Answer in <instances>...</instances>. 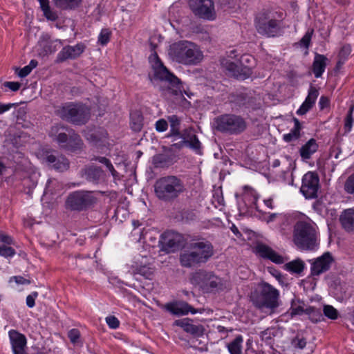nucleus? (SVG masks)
Segmentation results:
<instances>
[{
    "label": "nucleus",
    "mask_w": 354,
    "mask_h": 354,
    "mask_svg": "<svg viewBox=\"0 0 354 354\" xmlns=\"http://www.w3.org/2000/svg\"><path fill=\"white\" fill-rule=\"evenodd\" d=\"M151 50L153 51L149 57L153 70V75H150L151 82L158 86L161 95L167 100L175 96H183L182 84L180 80L164 66L155 52L156 45L150 41Z\"/></svg>",
    "instance_id": "f257e3e1"
},
{
    "label": "nucleus",
    "mask_w": 354,
    "mask_h": 354,
    "mask_svg": "<svg viewBox=\"0 0 354 354\" xmlns=\"http://www.w3.org/2000/svg\"><path fill=\"white\" fill-rule=\"evenodd\" d=\"M153 187L156 196L165 203L174 202L186 192L183 180L174 175L157 179Z\"/></svg>",
    "instance_id": "f03ea898"
},
{
    "label": "nucleus",
    "mask_w": 354,
    "mask_h": 354,
    "mask_svg": "<svg viewBox=\"0 0 354 354\" xmlns=\"http://www.w3.org/2000/svg\"><path fill=\"white\" fill-rule=\"evenodd\" d=\"M213 254V246L209 241L194 242L181 251L180 263L185 268L195 267L206 263Z\"/></svg>",
    "instance_id": "7ed1b4c3"
},
{
    "label": "nucleus",
    "mask_w": 354,
    "mask_h": 354,
    "mask_svg": "<svg viewBox=\"0 0 354 354\" xmlns=\"http://www.w3.org/2000/svg\"><path fill=\"white\" fill-rule=\"evenodd\" d=\"M168 55L173 61L185 65H196L203 58V53L195 44L185 40L172 44Z\"/></svg>",
    "instance_id": "20e7f679"
},
{
    "label": "nucleus",
    "mask_w": 354,
    "mask_h": 354,
    "mask_svg": "<svg viewBox=\"0 0 354 354\" xmlns=\"http://www.w3.org/2000/svg\"><path fill=\"white\" fill-rule=\"evenodd\" d=\"M48 135L61 148L68 151H76L83 145L80 136L73 129L63 124L52 126Z\"/></svg>",
    "instance_id": "39448f33"
},
{
    "label": "nucleus",
    "mask_w": 354,
    "mask_h": 354,
    "mask_svg": "<svg viewBox=\"0 0 354 354\" xmlns=\"http://www.w3.org/2000/svg\"><path fill=\"white\" fill-rule=\"evenodd\" d=\"M55 113L63 120L79 126L85 124L91 116L90 109L82 103H65L55 110Z\"/></svg>",
    "instance_id": "423d86ee"
},
{
    "label": "nucleus",
    "mask_w": 354,
    "mask_h": 354,
    "mask_svg": "<svg viewBox=\"0 0 354 354\" xmlns=\"http://www.w3.org/2000/svg\"><path fill=\"white\" fill-rule=\"evenodd\" d=\"M293 241L300 249L313 250L318 245L315 225L307 221H298L294 226Z\"/></svg>",
    "instance_id": "0eeeda50"
},
{
    "label": "nucleus",
    "mask_w": 354,
    "mask_h": 354,
    "mask_svg": "<svg viewBox=\"0 0 354 354\" xmlns=\"http://www.w3.org/2000/svg\"><path fill=\"white\" fill-rule=\"evenodd\" d=\"M279 293L276 288L263 282L260 285L259 291L252 294L251 300L257 308L274 310L279 306Z\"/></svg>",
    "instance_id": "6e6552de"
},
{
    "label": "nucleus",
    "mask_w": 354,
    "mask_h": 354,
    "mask_svg": "<svg viewBox=\"0 0 354 354\" xmlns=\"http://www.w3.org/2000/svg\"><path fill=\"white\" fill-rule=\"evenodd\" d=\"M216 130L229 135H239L247 128V122L241 115L223 114L214 120Z\"/></svg>",
    "instance_id": "1a4fd4ad"
},
{
    "label": "nucleus",
    "mask_w": 354,
    "mask_h": 354,
    "mask_svg": "<svg viewBox=\"0 0 354 354\" xmlns=\"http://www.w3.org/2000/svg\"><path fill=\"white\" fill-rule=\"evenodd\" d=\"M97 198L91 192L75 191L71 192L66 201V207L72 211L82 212L90 208L96 203Z\"/></svg>",
    "instance_id": "9d476101"
},
{
    "label": "nucleus",
    "mask_w": 354,
    "mask_h": 354,
    "mask_svg": "<svg viewBox=\"0 0 354 354\" xmlns=\"http://www.w3.org/2000/svg\"><path fill=\"white\" fill-rule=\"evenodd\" d=\"M257 32L267 37H274L280 30V21L270 18L266 12L259 13L255 19Z\"/></svg>",
    "instance_id": "9b49d317"
},
{
    "label": "nucleus",
    "mask_w": 354,
    "mask_h": 354,
    "mask_svg": "<svg viewBox=\"0 0 354 354\" xmlns=\"http://www.w3.org/2000/svg\"><path fill=\"white\" fill-rule=\"evenodd\" d=\"M192 12L198 18L212 21L216 17L212 0H189Z\"/></svg>",
    "instance_id": "f8f14e48"
},
{
    "label": "nucleus",
    "mask_w": 354,
    "mask_h": 354,
    "mask_svg": "<svg viewBox=\"0 0 354 354\" xmlns=\"http://www.w3.org/2000/svg\"><path fill=\"white\" fill-rule=\"evenodd\" d=\"M319 188V178L317 174L307 172L302 178L301 192L306 198H315Z\"/></svg>",
    "instance_id": "ddd939ff"
},
{
    "label": "nucleus",
    "mask_w": 354,
    "mask_h": 354,
    "mask_svg": "<svg viewBox=\"0 0 354 354\" xmlns=\"http://www.w3.org/2000/svg\"><path fill=\"white\" fill-rule=\"evenodd\" d=\"M160 243L162 250L169 253L183 246L185 239L183 236L178 232L167 231L161 235Z\"/></svg>",
    "instance_id": "4468645a"
},
{
    "label": "nucleus",
    "mask_w": 354,
    "mask_h": 354,
    "mask_svg": "<svg viewBox=\"0 0 354 354\" xmlns=\"http://www.w3.org/2000/svg\"><path fill=\"white\" fill-rule=\"evenodd\" d=\"M221 65L232 76L239 80H245L252 74L250 66L241 67L239 61L232 62L228 59H224L221 61Z\"/></svg>",
    "instance_id": "2eb2a0df"
},
{
    "label": "nucleus",
    "mask_w": 354,
    "mask_h": 354,
    "mask_svg": "<svg viewBox=\"0 0 354 354\" xmlns=\"http://www.w3.org/2000/svg\"><path fill=\"white\" fill-rule=\"evenodd\" d=\"M86 46L83 43H78L75 46L67 45L57 54V63H62L68 59H75L84 52Z\"/></svg>",
    "instance_id": "dca6fc26"
},
{
    "label": "nucleus",
    "mask_w": 354,
    "mask_h": 354,
    "mask_svg": "<svg viewBox=\"0 0 354 354\" xmlns=\"http://www.w3.org/2000/svg\"><path fill=\"white\" fill-rule=\"evenodd\" d=\"M334 259L329 252L324 253L321 257L317 258L311 264V274L313 275H319L320 274L328 271Z\"/></svg>",
    "instance_id": "f3484780"
},
{
    "label": "nucleus",
    "mask_w": 354,
    "mask_h": 354,
    "mask_svg": "<svg viewBox=\"0 0 354 354\" xmlns=\"http://www.w3.org/2000/svg\"><path fill=\"white\" fill-rule=\"evenodd\" d=\"M174 325L181 327L186 333L194 337H201L205 333V328L201 324H194L192 319L185 318L176 320Z\"/></svg>",
    "instance_id": "a211bd4d"
},
{
    "label": "nucleus",
    "mask_w": 354,
    "mask_h": 354,
    "mask_svg": "<svg viewBox=\"0 0 354 354\" xmlns=\"http://www.w3.org/2000/svg\"><path fill=\"white\" fill-rule=\"evenodd\" d=\"M165 308L167 311L175 315H187L189 312L192 314L197 312L201 313V310H196L188 303L181 301L167 304Z\"/></svg>",
    "instance_id": "6ab92c4d"
},
{
    "label": "nucleus",
    "mask_w": 354,
    "mask_h": 354,
    "mask_svg": "<svg viewBox=\"0 0 354 354\" xmlns=\"http://www.w3.org/2000/svg\"><path fill=\"white\" fill-rule=\"evenodd\" d=\"M255 250L262 258L268 259L271 261L281 264L284 262L283 257L277 253L268 245L263 243H258L255 247Z\"/></svg>",
    "instance_id": "aec40b11"
},
{
    "label": "nucleus",
    "mask_w": 354,
    "mask_h": 354,
    "mask_svg": "<svg viewBox=\"0 0 354 354\" xmlns=\"http://www.w3.org/2000/svg\"><path fill=\"white\" fill-rule=\"evenodd\" d=\"M45 160L50 167L58 171H64L69 167L68 159L63 156H56L53 154H47Z\"/></svg>",
    "instance_id": "412c9836"
},
{
    "label": "nucleus",
    "mask_w": 354,
    "mask_h": 354,
    "mask_svg": "<svg viewBox=\"0 0 354 354\" xmlns=\"http://www.w3.org/2000/svg\"><path fill=\"white\" fill-rule=\"evenodd\" d=\"M80 175L86 180L97 184L103 175V171L100 167L89 166L82 169L80 171Z\"/></svg>",
    "instance_id": "4be33fe9"
},
{
    "label": "nucleus",
    "mask_w": 354,
    "mask_h": 354,
    "mask_svg": "<svg viewBox=\"0 0 354 354\" xmlns=\"http://www.w3.org/2000/svg\"><path fill=\"white\" fill-rule=\"evenodd\" d=\"M10 338L15 354H23L26 339L24 335L15 330L10 332Z\"/></svg>",
    "instance_id": "5701e85b"
},
{
    "label": "nucleus",
    "mask_w": 354,
    "mask_h": 354,
    "mask_svg": "<svg viewBox=\"0 0 354 354\" xmlns=\"http://www.w3.org/2000/svg\"><path fill=\"white\" fill-rule=\"evenodd\" d=\"M339 221L346 232H354V209L344 210L339 216Z\"/></svg>",
    "instance_id": "b1692460"
},
{
    "label": "nucleus",
    "mask_w": 354,
    "mask_h": 354,
    "mask_svg": "<svg viewBox=\"0 0 354 354\" xmlns=\"http://www.w3.org/2000/svg\"><path fill=\"white\" fill-rule=\"evenodd\" d=\"M211 274L212 273L207 272L205 270H199L192 274L190 278V281L192 284L198 286L203 289V288L207 287V284H208V280Z\"/></svg>",
    "instance_id": "393cba45"
},
{
    "label": "nucleus",
    "mask_w": 354,
    "mask_h": 354,
    "mask_svg": "<svg viewBox=\"0 0 354 354\" xmlns=\"http://www.w3.org/2000/svg\"><path fill=\"white\" fill-rule=\"evenodd\" d=\"M328 59L323 55L316 54L313 63V71L315 77L318 78L322 76L326 67V62Z\"/></svg>",
    "instance_id": "a878e982"
},
{
    "label": "nucleus",
    "mask_w": 354,
    "mask_h": 354,
    "mask_svg": "<svg viewBox=\"0 0 354 354\" xmlns=\"http://www.w3.org/2000/svg\"><path fill=\"white\" fill-rule=\"evenodd\" d=\"M318 149V145L316 140L313 138L310 139L300 149V156L304 159H309L313 153H314Z\"/></svg>",
    "instance_id": "bb28decb"
},
{
    "label": "nucleus",
    "mask_w": 354,
    "mask_h": 354,
    "mask_svg": "<svg viewBox=\"0 0 354 354\" xmlns=\"http://www.w3.org/2000/svg\"><path fill=\"white\" fill-rule=\"evenodd\" d=\"M153 268L146 265L132 266L129 270V272L134 276L139 274L148 279H151L152 276L153 275Z\"/></svg>",
    "instance_id": "cd10ccee"
},
{
    "label": "nucleus",
    "mask_w": 354,
    "mask_h": 354,
    "mask_svg": "<svg viewBox=\"0 0 354 354\" xmlns=\"http://www.w3.org/2000/svg\"><path fill=\"white\" fill-rule=\"evenodd\" d=\"M293 122L295 123L293 129L290 130V133L284 134L283 136V140L286 142L297 140L301 136L300 131L301 129V124L299 120L296 118H293Z\"/></svg>",
    "instance_id": "c85d7f7f"
},
{
    "label": "nucleus",
    "mask_w": 354,
    "mask_h": 354,
    "mask_svg": "<svg viewBox=\"0 0 354 354\" xmlns=\"http://www.w3.org/2000/svg\"><path fill=\"white\" fill-rule=\"evenodd\" d=\"M180 138L181 140L178 142L174 143L173 146L176 149H181L184 147L190 140H194L193 137H197L192 129H185L182 133H180V136H177Z\"/></svg>",
    "instance_id": "c756f323"
},
{
    "label": "nucleus",
    "mask_w": 354,
    "mask_h": 354,
    "mask_svg": "<svg viewBox=\"0 0 354 354\" xmlns=\"http://www.w3.org/2000/svg\"><path fill=\"white\" fill-rule=\"evenodd\" d=\"M171 163L170 156L165 153H158L152 158V164L155 168H164L169 167Z\"/></svg>",
    "instance_id": "7c9ffc66"
},
{
    "label": "nucleus",
    "mask_w": 354,
    "mask_h": 354,
    "mask_svg": "<svg viewBox=\"0 0 354 354\" xmlns=\"http://www.w3.org/2000/svg\"><path fill=\"white\" fill-rule=\"evenodd\" d=\"M250 100L251 98L243 93L233 94L231 96V102L239 106H249Z\"/></svg>",
    "instance_id": "2f4dec72"
},
{
    "label": "nucleus",
    "mask_w": 354,
    "mask_h": 354,
    "mask_svg": "<svg viewBox=\"0 0 354 354\" xmlns=\"http://www.w3.org/2000/svg\"><path fill=\"white\" fill-rule=\"evenodd\" d=\"M53 2L56 7L62 10H66L77 7L81 0H53Z\"/></svg>",
    "instance_id": "473e14b6"
},
{
    "label": "nucleus",
    "mask_w": 354,
    "mask_h": 354,
    "mask_svg": "<svg viewBox=\"0 0 354 354\" xmlns=\"http://www.w3.org/2000/svg\"><path fill=\"white\" fill-rule=\"evenodd\" d=\"M243 338L238 335L236 338L227 345V348L230 354H241Z\"/></svg>",
    "instance_id": "72a5a7b5"
},
{
    "label": "nucleus",
    "mask_w": 354,
    "mask_h": 354,
    "mask_svg": "<svg viewBox=\"0 0 354 354\" xmlns=\"http://www.w3.org/2000/svg\"><path fill=\"white\" fill-rule=\"evenodd\" d=\"M287 270L299 274L304 269V263L300 259H296L285 264Z\"/></svg>",
    "instance_id": "f704fd0d"
},
{
    "label": "nucleus",
    "mask_w": 354,
    "mask_h": 354,
    "mask_svg": "<svg viewBox=\"0 0 354 354\" xmlns=\"http://www.w3.org/2000/svg\"><path fill=\"white\" fill-rule=\"evenodd\" d=\"M131 127L134 131H140L142 128V117L138 112L131 113Z\"/></svg>",
    "instance_id": "c9c22d12"
},
{
    "label": "nucleus",
    "mask_w": 354,
    "mask_h": 354,
    "mask_svg": "<svg viewBox=\"0 0 354 354\" xmlns=\"http://www.w3.org/2000/svg\"><path fill=\"white\" fill-rule=\"evenodd\" d=\"M63 185L57 179H49L46 183L45 193L55 194L57 191L62 189Z\"/></svg>",
    "instance_id": "e433bc0d"
},
{
    "label": "nucleus",
    "mask_w": 354,
    "mask_h": 354,
    "mask_svg": "<svg viewBox=\"0 0 354 354\" xmlns=\"http://www.w3.org/2000/svg\"><path fill=\"white\" fill-rule=\"evenodd\" d=\"M305 314L309 315V319L314 323L324 320L323 315L320 310L313 307L306 308Z\"/></svg>",
    "instance_id": "4c0bfd02"
},
{
    "label": "nucleus",
    "mask_w": 354,
    "mask_h": 354,
    "mask_svg": "<svg viewBox=\"0 0 354 354\" xmlns=\"http://www.w3.org/2000/svg\"><path fill=\"white\" fill-rule=\"evenodd\" d=\"M170 122V134L169 136H180V120L176 115H171L168 118Z\"/></svg>",
    "instance_id": "58836bf2"
},
{
    "label": "nucleus",
    "mask_w": 354,
    "mask_h": 354,
    "mask_svg": "<svg viewBox=\"0 0 354 354\" xmlns=\"http://www.w3.org/2000/svg\"><path fill=\"white\" fill-rule=\"evenodd\" d=\"M221 280L220 278L212 274L208 280V284H207V287L203 288V290L206 292H212L214 289L219 288V286L221 285Z\"/></svg>",
    "instance_id": "ea45409f"
},
{
    "label": "nucleus",
    "mask_w": 354,
    "mask_h": 354,
    "mask_svg": "<svg viewBox=\"0 0 354 354\" xmlns=\"http://www.w3.org/2000/svg\"><path fill=\"white\" fill-rule=\"evenodd\" d=\"M279 330L276 328H268L261 333V337L262 340L269 342L274 337L277 336Z\"/></svg>",
    "instance_id": "a19ab883"
},
{
    "label": "nucleus",
    "mask_w": 354,
    "mask_h": 354,
    "mask_svg": "<svg viewBox=\"0 0 354 354\" xmlns=\"http://www.w3.org/2000/svg\"><path fill=\"white\" fill-rule=\"evenodd\" d=\"M323 313L330 319H336L339 316L337 310L330 305L324 306Z\"/></svg>",
    "instance_id": "79ce46f5"
},
{
    "label": "nucleus",
    "mask_w": 354,
    "mask_h": 354,
    "mask_svg": "<svg viewBox=\"0 0 354 354\" xmlns=\"http://www.w3.org/2000/svg\"><path fill=\"white\" fill-rule=\"evenodd\" d=\"M344 189L346 193L354 195V173L346 178L344 184Z\"/></svg>",
    "instance_id": "37998d69"
},
{
    "label": "nucleus",
    "mask_w": 354,
    "mask_h": 354,
    "mask_svg": "<svg viewBox=\"0 0 354 354\" xmlns=\"http://www.w3.org/2000/svg\"><path fill=\"white\" fill-rule=\"evenodd\" d=\"M351 52V46L348 44L344 45L339 53V60L337 62V66H339L340 64L344 63V61L348 57Z\"/></svg>",
    "instance_id": "c03bdc74"
},
{
    "label": "nucleus",
    "mask_w": 354,
    "mask_h": 354,
    "mask_svg": "<svg viewBox=\"0 0 354 354\" xmlns=\"http://www.w3.org/2000/svg\"><path fill=\"white\" fill-rule=\"evenodd\" d=\"M194 140H190L185 147H189L198 154H201V143L198 137H193Z\"/></svg>",
    "instance_id": "a18cd8bd"
},
{
    "label": "nucleus",
    "mask_w": 354,
    "mask_h": 354,
    "mask_svg": "<svg viewBox=\"0 0 354 354\" xmlns=\"http://www.w3.org/2000/svg\"><path fill=\"white\" fill-rule=\"evenodd\" d=\"M318 95H319L318 90L315 87L311 86L309 88L308 94L305 101L310 103V104L313 106L315 103V101H316Z\"/></svg>",
    "instance_id": "49530a36"
},
{
    "label": "nucleus",
    "mask_w": 354,
    "mask_h": 354,
    "mask_svg": "<svg viewBox=\"0 0 354 354\" xmlns=\"http://www.w3.org/2000/svg\"><path fill=\"white\" fill-rule=\"evenodd\" d=\"M241 67L244 66H250L251 68L252 65L254 64V58L253 56L249 54L243 55L239 60Z\"/></svg>",
    "instance_id": "de8ad7c7"
},
{
    "label": "nucleus",
    "mask_w": 354,
    "mask_h": 354,
    "mask_svg": "<svg viewBox=\"0 0 354 354\" xmlns=\"http://www.w3.org/2000/svg\"><path fill=\"white\" fill-rule=\"evenodd\" d=\"M314 30L313 29L308 30L304 37L299 41V45L301 46L304 47L305 48H308L312 35L313 34Z\"/></svg>",
    "instance_id": "09e8293b"
},
{
    "label": "nucleus",
    "mask_w": 354,
    "mask_h": 354,
    "mask_svg": "<svg viewBox=\"0 0 354 354\" xmlns=\"http://www.w3.org/2000/svg\"><path fill=\"white\" fill-rule=\"evenodd\" d=\"M110 36L111 32L108 29H102L99 35V43L102 46L106 45L109 41Z\"/></svg>",
    "instance_id": "8fccbe9b"
},
{
    "label": "nucleus",
    "mask_w": 354,
    "mask_h": 354,
    "mask_svg": "<svg viewBox=\"0 0 354 354\" xmlns=\"http://www.w3.org/2000/svg\"><path fill=\"white\" fill-rule=\"evenodd\" d=\"M68 337L70 339L71 343L77 344L80 339V333L77 329L73 328L68 331Z\"/></svg>",
    "instance_id": "3c124183"
},
{
    "label": "nucleus",
    "mask_w": 354,
    "mask_h": 354,
    "mask_svg": "<svg viewBox=\"0 0 354 354\" xmlns=\"http://www.w3.org/2000/svg\"><path fill=\"white\" fill-rule=\"evenodd\" d=\"M15 254V250L9 246L3 245L0 246V255L4 257H12Z\"/></svg>",
    "instance_id": "603ef678"
},
{
    "label": "nucleus",
    "mask_w": 354,
    "mask_h": 354,
    "mask_svg": "<svg viewBox=\"0 0 354 354\" xmlns=\"http://www.w3.org/2000/svg\"><path fill=\"white\" fill-rule=\"evenodd\" d=\"M55 42H58L60 45H62V41L60 39H56L54 41L48 43L44 48V52L47 53H52L57 50V48L53 45Z\"/></svg>",
    "instance_id": "864d4df0"
},
{
    "label": "nucleus",
    "mask_w": 354,
    "mask_h": 354,
    "mask_svg": "<svg viewBox=\"0 0 354 354\" xmlns=\"http://www.w3.org/2000/svg\"><path fill=\"white\" fill-rule=\"evenodd\" d=\"M156 129L158 132L165 131L168 128L167 122L164 119H160L156 122Z\"/></svg>",
    "instance_id": "5fc2aeb1"
},
{
    "label": "nucleus",
    "mask_w": 354,
    "mask_h": 354,
    "mask_svg": "<svg viewBox=\"0 0 354 354\" xmlns=\"http://www.w3.org/2000/svg\"><path fill=\"white\" fill-rule=\"evenodd\" d=\"M313 106L311 105L310 103L304 101L299 109L297 111V113L298 115H303L306 114L310 109H311Z\"/></svg>",
    "instance_id": "6e6d98bb"
},
{
    "label": "nucleus",
    "mask_w": 354,
    "mask_h": 354,
    "mask_svg": "<svg viewBox=\"0 0 354 354\" xmlns=\"http://www.w3.org/2000/svg\"><path fill=\"white\" fill-rule=\"evenodd\" d=\"M106 322L108 326L111 328L115 329L119 326L120 322L119 320L114 316H109L106 318Z\"/></svg>",
    "instance_id": "4d7b16f0"
},
{
    "label": "nucleus",
    "mask_w": 354,
    "mask_h": 354,
    "mask_svg": "<svg viewBox=\"0 0 354 354\" xmlns=\"http://www.w3.org/2000/svg\"><path fill=\"white\" fill-rule=\"evenodd\" d=\"M44 12V16L47 18V19L50 21H55L58 18V16L55 12H53L50 10V7L47 8L46 10L44 8L42 10Z\"/></svg>",
    "instance_id": "13d9d810"
},
{
    "label": "nucleus",
    "mask_w": 354,
    "mask_h": 354,
    "mask_svg": "<svg viewBox=\"0 0 354 354\" xmlns=\"http://www.w3.org/2000/svg\"><path fill=\"white\" fill-rule=\"evenodd\" d=\"M292 344L295 346V347L303 349L306 345V340L305 338H299L298 336H297L292 339Z\"/></svg>",
    "instance_id": "bf43d9fd"
},
{
    "label": "nucleus",
    "mask_w": 354,
    "mask_h": 354,
    "mask_svg": "<svg viewBox=\"0 0 354 354\" xmlns=\"http://www.w3.org/2000/svg\"><path fill=\"white\" fill-rule=\"evenodd\" d=\"M38 296L37 292H32L30 295H28L26 297V305L29 308H33L35 305V300Z\"/></svg>",
    "instance_id": "052dcab7"
},
{
    "label": "nucleus",
    "mask_w": 354,
    "mask_h": 354,
    "mask_svg": "<svg viewBox=\"0 0 354 354\" xmlns=\"http://www.w3.org/2000/svg\"><path fill=\"white\" fill-rule=\"evenodd\" d=\"M3 85L5 87L10 88L12 91H17L21 87V84L18 82H5Z\"/></svg>",
    "instance_id": "680f3d73"
},
{
    "label": "nucleus",
    "mask_w": 354,
    "mask_h": 354,
    "mask_svg": "<svg viewBox=\"0 0 354 354\" xmlns=\"http://www.w3.org/2000/svg\"><path fill=\"white\" fill-rule=\"evenodd\" d=\"M14 279L17 284H30L31 281L29 279H26L21 276H15L11 278Z\"/></svg>",
    "instance_id": "e2e57ef3"
},
{
    "label": "nucleus",
    "mask_w": 354,
    "mask_h": 354,
    "mask_svg": "<svg viewBox=\"0 0 354 354\" xmlns=\"http://www.w3.org/2000/svg\"><path fill=\"white\" fill-rule=\"evenodd\" d=\"M353 111V108H351L349 111V113L346 117V122H345V128L347 129L348 131L351 130L353 123V118L351 116Z\"/></svg>",
    "instance_id": "0e129e2a"
},
{
    "label": "nucleus",
    "mask_w": 354,
    "mask_h": 354,
    "mask_svg": "<svg viewBox=\"0 0 354 354\" xmlns=\"http://www.w3.org/2000/svg\"><path fill=\"white\" fill-rule=\"evenodd\" d=\"M32 71L27 66H24L23 68L20 69L18 72V75L20 77H25L28 75Z\"/></svg>",
    "instance_id": "69168bd1"
},
{
    "label": "nucleus",
    "mask_w": 354,
    "mask_h": 354,
    "mask_svg": "<svg viewBox=\"0 0 354 354\" xmlns=\"http://www.w3.org/2000/svg\"><path fill=\"white\" fill-rule=\"evenodd\" d=\"M319 104L321 109H324L325 107L328 106L329 104L328 99L325 96H322L319 99Z\"/></svg>",
    "instance_id": "338daca9"
},
{
    "label": "nucleus",
    "mask_w": 354,
    "mask_h": 354,
    "mask_svg": "<svg viewBox=\"0 0 354 354\" xmlns=\"http://www.w3.org/2000/svg\"><path fill=\"white\" fill-rule=\"evenodd\" d=\"M305 310L302 306H297L292 308L291 314L292 315H301L305 313Z\"/></svg>",
    "instance_id": "774afa93"
}]
</instances>
